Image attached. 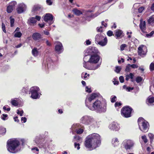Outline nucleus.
<instances>
[{
	"instance_id": "obj_1",
	"label": "nucleus",
	"mask_w": 154,
	"mask_h": 154,
	"mask_svg": "<svg viewBox=\"0 0 154 154\" xmlns=\"http://www.w3.org/2000/svg\"><path fill=\"white\" fill-rule=\"evenodd\" d=\"M92 143H95L97 144L101 143L100 137L99 134L93 133L88 135L85 138V144H91Z\"/></svg>"
},
{
	"instance_id": "obj_2",
	"label": "nucleus",
	"mask_w": 154,
	"mask_h": 154,
	"mask_svg": "<svg viewBox=\"0 0 154 154\" xmlns=\"http://www.w3.org/2000/svg\"><path fill=\"white\" fill-rule=\"evenodd\" d=\"M72 12L74 14L77 16H79L83 13V14L85 15L86 20L88 21L90 20L89 18L92 17H96L101 13L100 12H98V13L95 14L94 15L92 16L91 15V13L92 12V11L90 10L88 11L83 10L82 12L81 11L77 9H74L72 10Z\"/></svg>"
},
{
	"instance_id": "obj_3",
	"label": "nucleus",
	"mask_w": 154,
	"mask_h": 154,
	"mask_svg": "<svg viewBox=\"0 0 154 154\" xmlns=\"http://www.w3.org/2000/svg\"><path fill=\"white\" fill-rule=\"evenodd\" d=\"M139 128L140 130L144 132L148 131L149 124L147 122L142 118H140L138 120Z\"/></svg>"
},
{
	"instance_id": "obj_4",
	"label": "nucleus",
	"mask_w": 154,
	"mask_h": 154,
	"mask_svg": "<svg viewBox=\"0 0 154 154\" xmlns=\"http://www.w3.org/2000/svg\"><path fill=\"white\" fill-rule=\"evenodd\" d=\"M88 107L91 110H96L98 112L101 111L102 108L100 101L98 100L93 103L92 106H90Z\"/></svg>"
},
{
	"instance_id": "obj_5",
	"label": "nucleus",
	"mask_w": 154,
	"mask_h": 154,
	"mask_svg": "<svg viewBox=\"0 0 154 154\" xmlns=\"http://www.w3.org/2000/svg\"><path fill=\"white\" fill-rule=\"evenodd\" d=\"M82 122V123L85 124H90L91 125L95 126L96 124V122L93 119L91 118L88 116H85L81 119Z\"/></svg>"
},
{
	"instance_id": "obj_6",
	"label": "nucleus",
	"mask_w": 154,
	"mask_h": 154,
	"mask_svg": "<svg viewBox=\"0 0 154 154\" xmlns=\"http://www.w3.org/2000/svg\"><path fill=\"white\" fill-rule=\"evenodd\" d=\"M132 110V108L128 106L124 107L121 109V114L125 118L130 117L131 116Z\"/></svg>"
},
{
	"instance_id": "obj_7",
	"label": "nucleus",
	"mask_w": 154,
	"mask_h": 154,
	"mask_svg": "<svg viewBox=\"0 0 154 154\" xmlns=\"http://www.w3.org/2000/svg\"><path fill=\"white\" fill-rule=\"evenodd\" d=\"M38 88L37 87H33L31 88L30 89L29 94H31V97L33 99H36L37 98L38 94Z\"/></svg>"
},
{
	"instance_id": "obj_8",
	"label": "nucleus",
	"mask_w": 154,
	"mask_h": 154,
	"mask_svg": "<svg viewBox=\"0 0 154 154\" xmlns=\"http://www.w3.org/2000/svg\"><path fill=\"white\" fill-rule=\"evenodd\" d=\"M98 95L96 93H93L89 96H88L86 98L85 103L86 106L88 107L91 105V101L94 99Z\"/></svg>"
},
{
	"instance_id": "obj_9",
	"label": "nucleus",
	"mask_w": 154,
	"mask_h": 154,
	"mask_svg": "<svg viewBox=\"0 0 154 154\" xmlns=\"http://www.w3.org/2000/svg\"><path fill=\"white\" fill-rule=\"evenodd\" d=\"M147 52V49L146 47L142 45L139 46L138 48V52L139 55L143 57L146 55Z\"/></svg>"
},
{
	"instance_id": "obj_10",
	"label": "nucleus",
	"mask_w": 154,
	"mask_h": 154,
	"mask_svg": "<svg viewBox=\"0 0 154 154\" xmlns=\"http://www.w3.org/2000/svg\"><path fill=\"white\" fill-rule=\"evenodd\" d=\"M99 60L100 57L97 54H92L91 55L90 58H89V62L96 63L98 62Z\"/></svg>"
},
{
	"instance_id": "obj_11",
	"label": "nucleus",
	"mask_w": 154,
	"mask_h": 154,
	"mask_svg": "<svg viewBox=\"0 0 154 154\" xmlns=\"http://www.w3.org/2000/svg\"><path fill=\"white\" fill-rule=\"evenodd\" d=\"M53 16L50 13L46 14L44 17V20L46 22L49 21V25L52 24L53 23L52 20L53 19Z\"/></svg>"
},
{
	"instance_id": "obj_12",
	"label": "nucleus",
	"mask_w": 154,
	"mask_h": 154,
	"mask_svg": "<svg viewBox=\"0 0 154 154\" xmlns=\"http://www.w3.org/2000/svg\"><path fill=\"white\" fill-rule=\"evenodd\" d=\"M26 6L23 3H21L18 5L17 9V12L18 14H21L26 9Z\"/></svg>"
},
{
	"instance_id": "obj_13",
	"label": "nucleus",
	"mask_w": 154,
	"mask_h": 154,
	"mask_svg": "<svg viewBox=\"0 0 154 154\" xmlns=\"http://www.w3.org/2000/svg\"><path fill=\"white\" fill-rule=\"evenodd\" d=\"M37 20H38V16H36L35 17L30 18L28 20L27 23L30 26L34 25L36 23Z\"/></svg>"
},
{
	"instance_id": "obj_14",
	"label": "nucleus",
	"mask_w": 154,
	"mask_h": 154,
	"mask_svg": "<svg viewBox=\"0 0 154 154\" xmlns=\"http://www.w3.org/2000/svg\"><path fill=\"white\" fill-rule=\"evenodd\" d=\"M109 128L111 130L115 131H118L120 129L119 125L117 123L113 122L109 126Z\"/></svg>"
},
{
	"instance_id": "obj_15",
	"label": "nucleus",
	"mask_w": 154,
	"mask_h": 154,
	"mask_svg": "<svg viewBox=\"0 0 154 154\" xmlns=\"http://www.w3.org/2000/svg\"><path fill=\"white\" fill-rule=\"evenodd\" d=\"M97 49L94 47H91L88 49L86 51V52L87 54H88V55L94 54H97Z\"/></svg>"
},
{
	"instance_id": "obj_16",
	"label": "nucleus",
	"mask_w": 154,
	"mask_h": 154,
	"mask_svg": "<svg viewBox=\"0 0 154 154\" xmlns=\"http://www.w3.org/2000/svg\"><path fill=\"white\" fill-rule=\"evenodd\" d=\"M7 144H19V139L17 138L10 139L7 141Z\"/></svg>"
},
{
	"instance_id": "obj_17",
	"label": "nucleus",
	"mask_w": 154,
	"mask_h": 154,
	"mask_svg": "<svg viewBox=\"0 0 154 154\" xmlns=\"http://www.w3.org/2000/svg\"><path fill=\"white\" fill-rule=\"evenodd\" d=\"M55 50L56 52L58 54L61 53L63 51V49L62 44L60 42H57L55 47Z\"/></svg>"
},
{
	"instance_id": "obj_18",
	"label": "nucleus",
	"mask_w": 154,
	"mask_h": 154,
	"mask_svg": "<svg viewBox=\"0 0 154 154\" xmlns=\"http://www.w3.org/2000/svg\"><path fill=\"white\" fill-rule=\"evenodd\" d=\"M19 145H7V148L8 150L11 153L16 152V148Z\"/></svg>"
},
{
	"instance_id": "obj_19",
	"label": "nucleus",
	"mask_w": 154,
	"mask_h": 154,
	"mask_svg": "<svg viewBox=\"0 0 154 154\" xmlns=\"http://www.w3.org/2000/svg\"><path fill=\"white\" fill-rule=\"evenodd\" d=\"M139 26L142 31L145 32L146 29V22L143 21L142 19L140 20Z\"/></svg>"
},
{
	"instance_id": "obj_20",
	"label": "nucleus",
	"mask_w": 154,
	"mask_h": 154,
	"mask_svg": "<svg viewBox=\"0 0 154 154\" xmlns=\"http://www.w3.org/2000/svg\"><path fill=\"white\" fill-rule=\"evenodd\" d=\"M115 35L116 36L117 39L121 38L123 36L122 31L120 30H116L115 31Z\"/></svg>"
},
{
	"instance_id": "obj_21",
	"label": "nucleus",
	"mask_w": 154,
	"mask_h": 154,
	"mask_svg": "<svg viewBox=\"0 0 154 154\" xmlns=\"http://www.w3.org/2000/svg\"><path fill=\"white\" fill-rule=\"evenodd\" d=\"M88 62H84L83 63L84 67L88 69L95 70L97 69L99 66V65H97L94 67L92 68L89 66V65L88 64Z\"/></svg>"
},
{
	"instance_id": "obj_22",
	"label": "nucleus",
	"mask_w": 154,
	"mask_h": 154,
	"mask_svg": "<svg viewBox=\"0 0 154 154\" xmlns=\"http://www.w3.org/2000/svg\"><path fill=\"white\" fill-rule=\"evenodd\" d=\"M104 38L102 34H97L95 37L96 43H97L100 41H102V40L104 39Z\"/></svg>"
},
{
	"instance_id": "obj_23",
	"label": "nucleus",
	"mask_w": 154,
	"mask_h": 154,
	"mask_svg": "<svg viewBox=\"0 0 154 154\" xmlns=\"http://www.w3.org/2000/svg\"><path fill=\"white\" fill-rule=\"evenodd\" d=\"M107 42V38L105 37L104 39L100 41L97 44L100 45L101 46H104L106 45Z\"/></svg>"
},
{
	"instance_id": "obj_24",
	"label": "nucleus",
	"mask_w": 154,
	"mask_h": 154,
	"mask_svg": "<svg viewBox=\"0 0 154 154\" xmlns=\"http://www.w3.org/2000/svg\"><path fill=\"white\" fill-rule=\"evenodd\" d=\"M147 103L149 104H151L154 102V97L151 96H149L147 100Z\"/></svg>"
},
{
	"instance_id": "obj_25",
	"label": "nucleus",
	"mask_w": 154,
	"mask_h": 154,
	"mask_svg": "<svg viewBox=\"0 0 154 154\" xmlns=\"http://www.w3.org/2000/svg\"><path fill=\"white\" fill-rule=\"evenodd\" d=\"M148 23L149 24H152L154 23V15L150 16L148 19Z\"/></svg>"
},
{
	"instance_id": "obj_26",
	"label": "nucleus",
	"mask_w": 154,
	"mask_h": 154,
	"mask_svg": "<svg viewBox=\"0 0 154 154\" xmlns=\"http://www.w3.org/2000/svg\"><path fill=\"white\" fill-rule=\"evenodd\" d=\"M6 132L5 128L2 127H0V136L4 135Z\"/></svg>"
},
{
	"instance_id": "obj_27",
	"label": "nucleus",
	"mask_w": 154,
	"mask_h": 154,
	"mask_svg": "<svg viewBox=\"0 0 154 154\" xmlns=\"http://www.w3.org/2000/svg\"><path fill=\"white\" fill-rule=\"evenodd\" d=\"M134 143L132 140H125L123 142V144H132Z\"/></svg>"
},
{
	"instance_id": "obj_28",
	"label": "nucleus",
	"mask_w": 154,
	"mask_h": 154,
	"mask_svg": "<svg viewBox=\"0 0 154 154\" xmlns=\"http://www.w3.org/2000/svg\"><path fill=\"white\" fill-rule=\"evenodd\" d=\"M85 147L88 149V150H91L94 149L96 146L95 147L94 146L96 145H85Z\"/></svg>"
},
{
	"instance_id": "obj_29",
	"label": "nucleus",
	"mask_w": 154,
	"mask_h": 154,
	"mask_svg": "<svg viewBox=\"0 0 154 154\" xmlns=\"http://www.w3.org/2000/svg\"><path fill=\"white\" fill-rule=\"evenodd\" d=\"M14 37H15L20 38L22 35V33L20 32H14Z\"/></svg>"
},
{
	"instance_id": "obj_30",
	"label": "nucleus",
	"mask_w": 154,
	"mask_h": 154,
	"mask_svg": "<svg viewBox=\"0 0 154 154\" xmlns=\"http://www.w3.org/2000/svg\"><path fill=\"white\" fill-rule=\"evenodd\" d=\"M148 136L150 139V143H152L154 139V135L151 133H149Z\"/></svg>"
},
{
	"instance_id": "obj_31",
	"label": "nucleus",
	"mask_w": 154,
	"mask_h": 154,
	"mask_svg": "<svg viewBox=\"0 0 154 154\" xmlns=\"http://www.w3.org/2000/svg\"><path fill=\"white\" fill-rule=\"evenodd\" d=\"M74 138L75 141H77V142H79L80 143H81L80 142L82 140L81 138L78 136H75L74 137Z\"/></svg>"
},
{
	"instance_id": "obj_32",
	"label": "nucleus",
	"mask_w": 154,
	"mask_h": 154,
	"mask_svg": "<svg viewBox=\"0 0 154 154\" xmlns=\"http://www.w3.org/2000/svg\"><path fill=\"white\" fill-rule=\"evenodd\" d=\"M90 58V56L86 54L85 55L83 59L84 62H89V58Z\"/></svg>"
},
{
	"instance_id": "obj_33",
	"label": "nucleus",
	"mask_w": 154,
	"mask_h": 154,
	"mask_svg": "<svg viewBox=\"0 0 154 154\" xmlns=\"http://www.w3.org/2000/svg\"><path fill=\"white\" fill-rule=\"evenodd\" d=\"M32 54L34 56H37L38 55V51L37 49L36 48H34L32 51Z\"/></svg>"
},
{
	"instance_id": "obj_34",
	"label": "nucleus",
	"mask_w": 154,
	"mask_h": 154,
	"mask_svg": "<svg viewBox=\"0 0 154 154\" xmlns=\"http://www.w3.org/2000/svg\"><path fill=\"white\" fill-rule=\"evenodd\" d=\"M14 8L11 6V5H8L7 8V11L8 13H11L12 12Z\"/></svg>"
},
{
	"instance_id": "obj_35",
	"label": "nucleus",
	"mask_w": 154,
	"mask_h": 154,
	"mask_svg": "<svg viewBox=\"0 0 154 154\" xmlns=\"http://www.w3.org/2000/svg\"><path fill=\"white\" fill-rule=\"evenodd\" d=\"M32 37L33 39L35 40H37L38 37V33H35L32 35Z\"/></svg>"
},
{
	"instance_id": "obj_36",
	"label": "nucleus",
	"mask_w": 154,
	"mask_h": 154,
	"mask_svg": "<svg viewBox=\"0 0 154 154\" xmlns=\"http://www.w3.org/2000/svg\"><path fill=\"white\" fill-rule=\"evenodd\" d=\"M38 5H34L32 9V12L35 13L38 11Z\"/></svg>"
},
{
	"instance_id": "obj_37",
	"label": "nucleus",
	"mask_w": 154,
	"mask_h": 154,
	"mask_svg": "<svg viewBox=\"0 0 154 154\" xmlns=\"http://www.w3.org/2000/svg\"><path fill=\"white\" fill-rule=\"evenodd\" d=\"M10 20L11 26L12 27L14 26V18H13L12 17H10Z\"/></svg>"
},
{
	"instance_id": "obj_38",
	"label": "nucleus",
	"mask_w": 154,
	"mask_h": 154,
	"mask_svg": "<svg viewBox=\"0 0 154 154\" xmlns=\"http://www.w3.org/2000/svg\"><path fill=\"white\" fill-rule=\"evenodd\" d=\"M11 102L12 104L14 106H17L18 104V103L17 101L14 100L12 99Z\"/></svg>"
},
{
	"instance_id": "obj_39",
	"label": "nucleus",
	"mask_w": 154,
	"mask_h": 154,
	"mask_svg": "<svg viewBox=\"0 0 154 154\" xmlns=\"http://www.w3.org/2000/svg\"><path fill=\"white\" fill-rule=\"evenodd\" d=\"M17 4V2L15 1H13L10 2L9 5H11V7L14 8L15 6Z\"/></svg>"
},
{
	"instance_id": "obj_40",
	"label": "nucleus",
	"mask_w": 154,
	"mask_h": 154,
	"mask_svg": "<svg viewBox=\"0 0 154 154\" xmlns=\"http://www.w3.org/2000/svg\"><path fill=\"white\" fill-rule=\"evenodd\" d=\"M121 69V68L120 66H117L116 67V69L115 70V71L117 73H119L120 72Z\"/></svg>"
},
{
	"instance_id": "obj_41",
	"label": "nucleus",
	"mask_w": 154,
	"mask_h": 154,
	"mask_svg": "<svg viewBox=\"0 0 154 154\" xmlns=\"http://www.w3.org/2000/svg\"><path fill=\"white\" fill-rule=\"evenodd\" d=\"M8 115L6 114H3L1 116V119L4 120H6L7 119Z\"/></svg>"
},
{
	"instance_id": "obj_42",
	"label": "nucleus",
	"mask_w": 154,
	"mask_h": 154,
	"mask_svg": "<svg viewBox=\"0 0 154 154\" xmlns=\"http://www.w3.org/2000/svg\"><path fill=\"white\" fill-rule=\"evenodd\" d=\"M154 34V31H152L149 33L146 34V37H150L152 36Z\"/></svg>"
},
{
	"instance_id": "obj_43",
	"label": "nucleus",
	"mask_w": 154,
	"mask_h": 154,
	"mask_svg": "<svg viewBox=\"0 0 154 154\" xmlns=\"http://www.w3.org/2000/svg\"><path fill=\"white\" fill-rule=\"evenodd\" d=\"M119 142L118 139L117 138H114L112 140V144H118Z\"/></svg>"
},
{
	"instance_id": "obj_44",
	"label": "nucleus",
	"mask_w": 154,
	"mask_h": 154,
	"mask_svg": "<svg viewBox=\"0 0 154 154\" xmlns=\"http://www.w3.org/2000/svg\"><path fill=\"white\" fill-rule=\"evenodd\" d=\"M142 138L145 143H146L147 142L148 140L146 138V136L145 135L142 136Z\"/></svg>"
},
{
	"instance_id": "obj_45",
	"label": "nucleus",
	"mask_w": 154,
	"mask_h": 154,
	"mask_svg": "<svg viewBox=\"0 0 154 154\" xmlns=\"http://www.w3.org/2000/svg\"><path fill=\"white\" fill-rule=\"evenodd\" d=\"M19 141H20L22 142V144H25L26 143H27V140L23 139V138H22L20 139H19Z\"/></svg>"
},
{
	"instance_id": "obj_46",
	"label": "nucleus",
	"mask_w": 154,
	"mask_h": 154,
	"mask_svg": "<svg viewBox=\"0 0 154 154\" xmlns=\"http://www.w3.org/2000/svg\"><path fill=\"white\" fill-rule=\"evenodd\" d=\"M142 78L141 77H138L136 78V81L137 83H139L142 81Z\"/></svg>"
},
{
	"instance_id": "obj_47",
	"label": "nucleus",
	"mask_w": 154,
	"mask_h": 154,
	"mask_svg": "<svg viewBox=\"0 0 154 154\" xmlns=\"http://www.w3.org/2000/svg\"><path fill=\"white\" fill-rule=\"evenodd\" d=\"M150 69L151 71L154 70V63H152L150 65Z\"/></svg>"
},
{
	"instance_id": "obj_48",
	"label": "nucleus",
	"mask_w": 154,
	"mask_h": 154,
	"mask_svg": "<svg viewBox=\"0 0 154 154\" xmlns=\"http://www.w3.org/2000/svg\"><path fill=\"white\" fill-rule=\"evenodd\" d=\"M130 67H131L130 64H128L126 67L125 71L128 72H129L130 70Z\"/></svg>"
},
{
	"instance_id": "obj_49",
	"label": "nucleus",
	"mask_w": 154,
	"mask_h": 154,
	"mask_svg": "<svg viewBox=\"0 0 154 154\" xmlns=\"http://www.w3.org/2000/svg\"><path fill=\"white\" fill-rule=\"evenodd\" d=\"M144 9V7H141L138 9V11L140 13H141L143 11Z\"/></svg>"
},
{
	"instance_id": "obj_50",
	"label": "nucleus",
	"mask_w": 154,
	"mask_h": 154,
	"mask_svg": "<svg viewBox=\"0 0 154 154\" xmlns=\"http://www.w3.org/2000/svg\"><path fill=\"white\" fill-rule=\"evenodd\" d=\"M83 131V130L82 129H79L76 130V133L78 134H82Z\"/></svg>"
},
{
	"instance_id": "obj_51",
	"label": "nucleus",
	"mask_w": 154,
	"mask_h": 154,
	"mask_svg": "<svg viewBox=\"0 0 154 154\" xmlns=\"http://www.w3.org/2000/svg\"><path fill=\"white\" fill-rule=\"evenodd\" d=\"M23 110L20 111L19 110H17V113L18 114L20 115V116H23Z\"/></svg>"
},
{
	"instance_id": "obj_52",
	"label": "nucleus",
	"mask_w": 154,
	"mask_h": 154,
	"mask_svg": "<svg viewBox=\"0 0 154 154\" xmlns=\"http://www.w3.org/2000/svg\"><path fill=\"white\" fill-rule=\"evenodd\" d=\"M133 145H125V148L126 150L130 149Z\"/></svg>"
},
{
	"instance_id": "obj_53",
	"label": "nucleus",
	"mask_w": 154,
	"mask_h": 154,
	"mask_svg": "<svg viewBox=\"0 0 154 154\" xmlns=\"http://www.w3.org/2000/svg\"><path fill=\"white\" fill-rule=\"evenodd\" d=\"M103 27L102 26H100L97 28V31L98 32H101L103 31Z\"/></svg>"
},
{
	"instance_id": "obj_54",
	"label": "nucleus",
	"mask_w": 154,
	"mask_h": 154,
	"mask_svg": "<svg viewBox=\"0 0 154 154\" xmlns=\"http://www.w3.org/2000/svg\"><path fill=\"white\" fill-rule=\"evenodd\" d=\"M46 2L47 4L48 5H51L52 4V0H46Z\"/></svg>"
},
{
	"instance_id": "obj_55",
	"label": "nucleus",
	"mask_w": 154,
	"mask_h": 154,
	"mask_svg": "<svg viewBox=\"0 0 154 154\" xmlns=\"http://www.w3.org/2000/svg\"><path fill=\"white\" fill-rule=\"evenodd\" d=\"M2 29L3 30V31L4 32L6 33V31L5 30V24L3 23H2Z\"/></svg>"
},
{
	"instance_id": "obj_56",
	"label": "nucleus",
	"mask_w": 154,
	"mask_h": 154,
	"mask_svg": "<svg viewBox=\"0 0 154 154\" xmlns=\"http://www.w3.org/2000/svg\"><path fill=\"white\" fill-rule=\"evenodd\" d=\"M44 34L47 35H50L49 31L47 29H45L44 31Z\"/></svg>"
},
{
	"instance_id": "obj_57",
	"label": "nucleus",
	"mask_w": 154,
	"mask_h": 154,
	"mask_svg": "<svg viewBox=\"0 0 154 154\" xmlns=\"http://www.w3.org/2000/svg\"><path fill=\"white\" fill-rule=\"evenodd\" d=\"M107 35L109 36H111L113 35V32L110 30H109L107 32Z\"/></svg>"
},
{
	"instance_id": "obj_58",
	"label": "nucleus",
	"mask_w": 154,
	"mask_h": 154,
	"mask_svg": "<svg viewBox=\"0 0 154 154\" xmlns=\"http://www.w3.org/2000/svg\"><path fill=\"white\" fill-rule=\"evenodd\" d=\"M126 47V45L125 44H122L121 45L120 47L121 50L123 51L124 50L125 48Z\"/></svg>"
},
{
	"instance_id": "obj_59",
	"label": "nucleus",
	"mask_w": 154,
	"mask_h": 154,
	"mask_svg": "<svg viewBox=\"0 0 154 154\" xmlns=\"http://www.w3.org/2000/svg\"><path fill=\"white\" fill-rule=\"evenodd\" d=\"M120 82L121 83H123L124 82V78L122 76H121L119 78Z\"/></svg>"
},
{
	"instance_id": "obj_60",
	"label": "nucleus",
	"mask_w": 154,
	"mask_h": 154,
	"mask_svg": "<svg viewBox=\"0 0 154 154\" xmlns=\"http://www.w3.org/2000/svg\"><path fill=\"white\" fill-rule=\"evenodd\" d=\"M130 66L131 67L133 68H137L138 67V66L136 64H133L132 65H131Z\"/></svg>"
},
{
	"instance_id": "obj_61",
	"label": "nucleus",
	"mask_w": 154,
	"mask_h": 154,
	"mask_svg": "<svg viewBox=\"0 0 154 154\" xmlns=\"http://www.w3.org/2000/svg\"><path fill=\"white\" fill-rule=\"evenodd\" d=\"M46 43L47 45L48 46H51V43L48 40H47V39L46 40Z\"/></svg>"
},
{
	"instance_id": "obj_62",
	"label": "nucleus",
	"mask_w": 154,
	"mask_h": 154,
	"mask_svg": "<svg viewBox=\"0 0 154 154\" xmlns=\"http://www.w3.org/2000/svg\"><path fill=\"white\" fill-rule=\"evenodd\" d=\"M134 88L133 87H128L126 88V91H130L131 90H133Z\"/></svg>"
},
{
	"instance_id": "obj_63",
	"label": "nucleus",
	"mask_w": 154,
	"mask_h": 154,
	"mask_svg": "<svg viewBox=\"0 0 154 154\" xmlns=\"http://www.w3.org/2000/svg\"><path fill=\"white\" fill-rule=\"evenodd\" d=\"M116 97L115 96H114L112 98H111V102L113 103L116 101Z\"/></svg>"
},
{
	"instance_id": "obj_64",
	"label": "nucleus",
	"mask_w": 154,
	"mask_h": 154,
	"mask_svg": "<svg viewBox=\"0 0 154 154\" xmlns=\"http://www.w3.org/2000/svg\"><path fill=\"white\" fill-rule=\"evenodd\" d=\"M121 103L120 102H116L115 104V106L116 107L119 106L121 105Z\"/></svg>"
}]
</instances>
